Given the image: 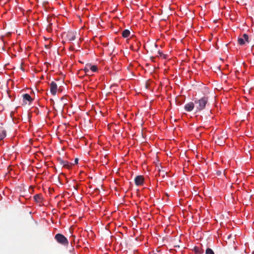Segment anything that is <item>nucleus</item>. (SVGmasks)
I'll return each instance as SVG.
<instances>
[{"mask_svg":"<svg viewBox=\"0 0 254 254\" xmlns=\"http://www.w3.org/2000/svg\"><path fill=\"white\" fill-rule=\"evenodd\" d=\"M78 158H75V160H74L75 164H77L78 163Z\"/></svg>","mask_w":254,"mask_h":254,"instance_id":"obj_18","label":"nucleus"},{"mask_svg":"<svg viewBox=\"0 0 254 254\" xmlns=\"http://www.w3.org/2000/svg\"><path fill=\"white\" fill-rule=\"evenodd\" d=\"M90 70H91L92 72H96L97 69V66L95 65H89Z\"/></svg>","mask_w":254,"mask_h":254,"instance_id":"obj_14","label":"nucleus"},{"mask_svg":"<svg viewBox=\"0 0 254 254\" xmlns=\"http://www.w3.org/2000/svg\"><path fill=\"white\" fill-rule=\"evenodd\" d=\"M130 35V31L128 29L124 30L122 32V36L124 38L128 37Z\"/></svg>","mask_w":254,"mask_h":254,"instance_id":"obj_11","label":"nucleus"},{"mask_svg":"<svg viewBox=\"0 0 254 254\" xmlns=\"http://www.w3.org/2000/svg\"><path fill=\"white\" fill-rule=\"evenodd\" d=\"M23 99L25 100H27L29 102H31L32 101V99L31 96L28 94H24L23 95Z\"/></svg>","mask_w":254,"mask_h":254,"instance_id":"obj_13","label":"nucleus"},{"mask_svg":"<svg viewBox=\"0 0 254 254\" xmlns=\"http://www.w3.org/2000/svg\"><path fill=\"white\" fill-rule=\"evenodd\" d=\"M248 40H249L248 35L246 34H244L243 35L242 37L238 38V42L240 45H243L245 44V42H249Z\"/></svg>","mask_w":254,"mask_h":254,"instance_id":"obj_3","label":"nucleus"},{"mask_svg":"<svg viewBox=\"0 0 254 254\" xmlns=\"http://www.w3.org/2000/svg\"><path fill=\"white\" fill-rule=\"evenodd\" d=\"M159 54H160V55L161 56H162V53H161L160 52H159Z\"/></svg>","mask_w":254,"mask_h":254,"instance_id":"obj_19","label":"nucleus"},{"mask_svg":"<svg viewBox=\"0 0 254 254\" xmlns=\"http://www.w3.org/2000/svg\"><path fill=\"white\" fill-rule=\"evenodd\" d=\"M193 250L196 254H202L203 253V250L199 249L198 247H195Z\"/></svg>","mask_w":254,"mask_h":254,"instance_id":"obj_12","label":"nucleus"},{"mask_svg":"<svg viewBox=\"0 0 254 254\" xmlns=\"http://www.w3.org/2000/svg\"><path fill=\"white\" fill-rule=\"evenodd\" d=\"M194 103H193V102H190L189 103L186 104V105L185 106V110L188 112L191 111L194 108Z\"/></svg>","mask_w":254,"mask_h":254,"instance_id":"obj_7","label":"nucleus"},{"mask_svg":"<svg viewBox=\"0 0 254 254\" xmlns=\"http://www.w3.org/2000/svg\"><path fill=\"white\" fill-rule=\"evenodd\" d=\"M34 199L36 202H41L42 200V196L40 194H37L34 196Z\"/></svg>","mask_w":254,"mask_h":254,"instance_id":"obj_9","label":"nucleus"},{"mask_svg":"<svg viewBox=\"0 0 254 254\" xmlns=\"http://www.w3.org/2000/svg\"><path fill=\"white\" fill-rule=\"evenodd\" d=\"M205 254H214V253L212 249L207 248L206 250Z\"/></svg>","mask_w":254,"mask_h":254,"instance_id":"obj_15","label":"nucleus"},{"mask_svg":"<svg viewBox=\"0 0 254 254\" xmlns=\"http://www.w3.org/2000/svg\"><path fill=\"white\" fill-rule=\"evenodd\" d=\"M208 98L206 96H203L198 100L194 101L196 109L197 112H199L205 109L208 103Z\"/></svg>","mask_w":254,"mask_h":254,"instance_id":"obj_1","label":"nucleus"},{"mask_svg":"<svg viewBox=\"0 0 254 254\" xmlns=\"http://www.w3.org/2000/svg\"><path fill=\"white\" fill-rule=\"evenodd\" d=\"M55 238L59 243L64 246L68 245V241L63 235L59 233L57 234L56 235Z\"/></svg>","mask_w":254,"mask_h":254,"instance_id":"obj_2","label":"nucleus"},{"mask_svg":"<svg viewBox=\"0 0 254 254\" xmlns=\"http://www.w3.org/2000/svg\"><path fill=\"white\" fill-rule=\"evenodd\" d=\"M134 182L136 186H141L143 184L144 178L142 176H137L135 177Z\"/></svg>","mask_w":254,"mask_h":254,"instance_id":"obj_5","label":"nucleus"},{"mask_svg":"<svg viewBox=\"0 0 254 254\" xmlns=\"http://www.w3.org/2000/svg\"><path fill=\"white\" fill-rule=\"evenodd\" d=\"M50 91L53 95H55L57 91V85L54 81H52L50 85Z\"/></svg>","mask_w":254,"mask_h":254,"instance_id":"obj_4","label":"nucleus"},{"mask_svg":"<svg viewBox=\"0 0 254 254\" xmlns=\"http://www.w3.org/2000/svg\"><path fill=\"white\" fill-rule=\"evenodd\" d=\"M6 136V131L0 127V139H3Z\"/></svg>","mask_w":254,"mask_h":254,"instance_id":"obj_10","label":"nucleus"},{"mask_svg":"<svg viewBox=\"0 0 254 254\" xmlns=\"http://www.w3.org/2000/svg\"><path fill=\"white\" fill-rule=\"evenodd\" d=\"M166 174H167V173L166 172L165 173L164 171H161V170L159 171V176H162L163 177H164L165 175Z\"/></svg>","mask_w":254,"mask_h":254,"instance_id":"obj_16","label":"nucleus"},{"mask_svg":"<svg viewBox=\"0 0 254 254\" xmlns=\"http://www.w3.org/2000/svg\"><path fill=\"white\" fill-rule=\"evenodd\" d=\"M84 70L86 73H88L90 71L89 65H86Z\"/></svg>","mask_w":254,"mask_h":254,"instance_id":"obj_17","label":"nucleus"},{"mask_svg":"<svg viewBox=\"0 0 254 254\" xmlns=\"http://www.w3.org/2000/svg\"><path fill=\"white\" fill-rule=\"evenodd\" d=\"M59 163L63 165L64 167L66 168L69 169L71 166V164L69 163L68 161L64 160L63 159H59Z\"/></svg>","mask_w":254,"mask_h":254,"instance_id":"obj_8","label":"nucleus"},{"mask_svg":"<svg viewBox=\"0 0 254 254\" xmlns=\"http://www.w3.org/2000/svg\"><path fill=\"white\" fill-rule=\"evenodd\" d=\"M164 59H166V56H165V55H164Z\"/></svg>","mask_w":254,"mask_h":254,"instance_id":"obj_20","label":"nucleus"},{"mask_svg":"<svg viewBox=\"0 0 254 254\" xmlns=\"http://www.w3.org/2000/svg\"><path fill=\"white\" fill-rule=\"evenodd\" d=\"M76 34L75 32L70 31L68 32L66 34V37L67 39L69 41H73L76 38Z\"/></svg>","mask_w":254,"mask_h":254,"instance_id":"obj_6","label":"nucleus"}]
</instances>
